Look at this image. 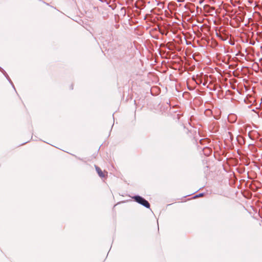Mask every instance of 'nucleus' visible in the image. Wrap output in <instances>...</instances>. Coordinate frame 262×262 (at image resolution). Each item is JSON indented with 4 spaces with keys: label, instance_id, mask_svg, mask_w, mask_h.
I'll list each match as a JSON object with an SVG mask.
<instances>
[{
    "label": "nucleus",
    "instance_id": "f03ea898",
    "mask_svg": "<svg viewBox=\"0 0 262 262\" xmlns=\"http://www.w3.org/2000/svg\"><path fill=\"white\" fill-rule=\"evenodd\" d=\"M95 169H96V170L97 171L98 175L99 176V177H100L101 178L105 177V176H106L107 174V172L106 171L103 172L101 170V169L99 167H98L97 166H95Z\"/></svg>",
    "mask_w": 262,
    "mask_h": 262
},
{
    "label": "nucleus",
    "instance_id": "f257e3e1",
    "mask_svg": "<svg viewBox=\"0 0 262 262\" xmlns=\"http://www.w3.org/2000/svg\"><path fill=\"white\" fill-rule=\"evenodd\" d=\"M134 199L138 203L142 205L146 208H149L150 205L149 203L142 197L140 196H135L134 197Z\"/></svg>",
    "mask_w": 262,
    "mask_h": 262
}]
</instances>
